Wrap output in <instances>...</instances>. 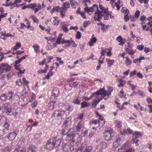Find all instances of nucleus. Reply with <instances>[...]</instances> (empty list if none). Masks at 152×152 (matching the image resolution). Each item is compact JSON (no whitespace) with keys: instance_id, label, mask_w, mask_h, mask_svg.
Instances as JSON below:
<instances>
[{"instance_id":"obj_1","label":"nucleus","mask_w":152,"mask_h":152,"mask_svg":"<svg viewBox=\"0 0 152 152\" xmlns=\"http://www.w3.org/2000/svg\"><path fill=\"white\" fill-rule=\"evenodd\" d=\"M113 91V88L112 87L108 86L107 87V91H106L104 88H101L99 90L93 94V95L96 94V96H98L101 95L104 98L105 96H107V98L111 94V93Z\"/></svg>"},{"instance_id":"obj_2","label":"nucleus","mask_w":152,"mask_h":152,"mask_svg":"<svg viewBox=\"0 0 152 152\" xmlns=\"http://www.w3.org/2000/svg\"><path fill=\"white\" fill-rule=\"evenodd\" d=\"M56 143H58L59 145L60 143V140L57 139V137H52L47 142L46 145V148L49 150H52L54 148Z\"/></svg>"},{"instance_id":"obj_3","label":"nucleus","mask_w":152,"mask_h":152,"mask_svg":"<svg viewBox=\"0 0 152 152\" xmlns=\"http://www.w3.org/2000/svg\"><path fill=\"white\" fill-rule=\"evenodd\" d=\"M6 95L7 99H9L10 101L13 102V103H15L19 99V96L17 95L14 96L13 93L12 91H9Z\"/></svg>"},{"instance_id":"obj_4","label":"nucleus","mask_w":152,"mask_h":152,"mask_svg":"<svg viewBox=\"0 0 152 152\" xmlns=\"http://www.w3.org/2000/svg\"><path fill=\"white\" fill-rule=\"evenodd\" d=\"M104 139L107 141L111 140L112 137L113 136V131L111 129L105 130L103 133Z\"/></svg>"},{"instance_id":"obj_5","label":"nucleus","mask_w":152,"mask_h":152,"mask_svg":"<svg viewBox=\"0 0 152 152\" xmlns=\"http://www.w3.org/2000/svg\"><path fill=\"white\" fill-rule=\"evenodd\" d=\"M57 99V97L56 95H54L53 94L51 96L50 98V101L51 102L48 104V107L50 109H53L56 105V101Z\"/></svg>"},{"instance_id":"obj_6","label":"nucleus","mask_w":152,"mask_h":152,"mask_svg":"<svg viewBox=\"0 0 152 152\" xmlns=\"http://www.w3.org/2000/svg\"><path fill=\"white\" fill-rule=\"evenodd\" d=\"M141 135V134L139 132L136 131L133 133V137L132 140L134 143L136 144L137 146L139 145V144L138 143V142L139 141L138 139L139 136H140Z\"/></svg>"},{"instance_id":"obj_7","label":"nucleus","mask_w":152,"mask_h":152,"mask_svg":"<svg viewBox=\"0 0 152 152\" xmlns=\"http://www.w3.org/2000/svg\"><path fill=\"white\" fill-rule=\"evenodd\" d=\"M30 8L34 10V13L35 14L41 9V4L40 3L37 4L35 3H31L30 4Z\"/></svg>"},{"instance_id":"obj_8","label":"nucleus","mask_w":152,"mask_h":152,"mask_svg":"<svg viewBox=\"0 0 152 152\" xmlns=\"http://www.w3.org/2000/svg\"><path fill=\"white\" fill-rule=\"evenodd\" d=\"M98 10V7L96 5H94L92 7L88 8V7L85 8L84 9L85 11L86 12L88 13L90 15L91 14V13H92L93 12H95L97 11Z\"/></svg>"},{"instance_id":"obj_9","label":"nucleus","mask_w":152,"mask_h":152,"mask_svg":"<svg viewBox=\"0 0 152 152\" xmlns=\"http://www.w3.org/2000/svg\"><path fill=\"white\" fill-rule=\"evenodd\" d=\"M143 30L148 31L149 30L151 34H152V22L147 23L146 24L142 26Z\"/></svg>"},{"instance_id":"obj_10","label":"nucleus","mask_w":152,"mask_h":152,"mask_svg":"<svg viewBox=\"0 0 152 152\" xmlns=\"http://www.w3.org/2000/svg\"><path fill=\"white\" fill-rule=\"evenodd\" d=\"M2 69L4 72H9L11 70V66L6 63H2L1 64Z\"/></svg>"},{"instance_id":"obj_11","label":"nucleus","mask_w":152,"mask_h":152,"mask_svg":"<svg viewBox=\"0 0 152 152\" xmlns=\"http://www.w3.org/2000/svg\"><path fill=\"white\" fill-rule=\"evenodd\" d=\"M64 110L56 111L53 113V115L56 118H61L64 114Z\"/></svg>"},{"instance_id":"obj_12","label":"nucleus","mask_w":152,"mask_h":152,"mask_svg":"<svg viewBox=\"0 0 152 152\" xmlns=\"http://www.w3.org/2000/svg\"><path fill=\"white\" fill-rule=\"evenodd\" d=\"M71 121L70 118H68L64 122L62 125L63 128H66L70 129V124Z\"/></svg>"},{"instance_id":"obj_13","label":"nucleus","mask_w":152,"mask_h":152,"mask_svg":"<svg viewBox=\"0 0 152 152\" xmlns=\"http://www.w3.org/2000/svg\"><path fill=\"white\" fill-rule=\"evenodd\" d=\"M104 16L105 17V19L106 20H108V18L110 16L111 18H113L114 17L111 15V12L108 11L107 9H105L103 11Z\"/></svg>"},{"instance_id":"obj_14","label":"nucleus","mask_w":152,"mask_h":152,"mask_svg":"<svg viewBox=\"0 0 152 152\" xmlns=\"http://www.w3.org/2000/svg\"><path fill=\"white\" fill-rule=\"evenodd\" d=\"M122 141L120 138H118L113 143V147L116 148L118 147L122 143Z\"/></svg>"},{"instance_id":"obj_15","label":"nucleus","mask_w":152,"mask_h":152,"mask_svg":"<svg viewBox=\"0 0 152 152\" xmlns=\"http://www.w3.org/2000/svg\"><path fill=\"white\" fill-rule=\"evenodd\" d=\"M101 16V12L98 10L95 12L94 18L95 20H99Z\"/></svg>"},{"instance_id":"obj_16","label":"nucleus","mask_w":152,"mask_h":152,"mask_svg":"<svg viewBox=\"0 0 152 152\" xmlns=\"http://www.w3.org/2000/svg\"><path fill=\"white\" fill-rule=\"evenodd\" d=\"M26 150L25 147L18 146L14 150L13 152H26Z\"/></svg>"},{"instance_id":"obj_17","label":"nucleus","mask_w":152,"mask_h":152,"mask_svg":"<svg viewBox=\"0 0 152 152\" xmlns=\"http://www.w3.org/2000/svg\"><path fill=\"white\" fill-rule=\"evenodd\" d=\"M116 40L118 42H120L119 45H120L123 46L125 43L126 39H122V37L121 36H119L116 38Z\"/></svg>"},{"instance_id":"obj_18","label":"nucleus","mask_w":152,"mask_h":152,"mask_svg":"<svg viewBox=\"0 0 152 152\" xmlns=\"http://www.w3.org/2000/svg\"><path fill=\"white\" fill-rule=\"evenodd\" d=\"M126 51L130 55H133L136 52V50L132 49L131 48H125Z\"/></svg>"},{"instance_id":"obj_19","label":"nucleus","mask_w":152,"mask_h":152,"mask_svg":"<svg viewBox=\"0 0 152 152\" xmlns=\"http://www.w3.org/2000/svg\"><path fill=\"white\" fill-rule=\"evenodd\" d=\"M61 44H66L64 46L65 48H67L72 45L71 40H62L61 41Z\"/></svg>"},{"instance_id":"obj_20","label":"nucleus","mask_w":152,"mask_h":152,"mask_svg":"<svg viewBox=\"0 0 152 152\" xmlns=\"http://www.w3.org/2000/svg\"><path fill=\"white\" fill-rule=\"evenodd\" d=\"M17 135V134L15 132H13L10 133L8 135L7 138L10 140H14Z\"/></svg>"},{"instance_id":"obj_21","label":"nucleus","mask_w":152,"mask_h":152,"mask_svg":"<svg viewBox=\"0 0 152 152\" xmlns=\"http://www.w3.org/2000/svg\"><path fill=\"white\" fill-rule=\"evenodd\" d=\"M27 152H36L35 147L32 145H29L27 148Z\"/></svg>"},{"instance_id":"obj_22","label":"nucleus","mask_w":152,"mask_h":152,"mask_svg":"<svg viewBox=\"0 0 152 152\" xmlns=\"http://www.w3.org/2000/svg\"><path fill=\"white\" fill-rule=\"evenodd\" d=\"M70 7L69 4L68 2H66L65 3H64L63 7L61 8V9L64 11L66 12L67 9L69 8Z\"/></svg>"},{"instance_id":"obj_23","label":"nucleus","mask_w":152,"mask_h":152,"mask_svg":"<svg viewBox=\"0 0 152 152\" xmlns=\"http://www.w3.org/2000/svg\"><path fill=\"white\" fill-rule=\"evenodd\" d=\"M132 131L129 128L123 130L121 133L123 135H126L128 134H130L132 133Z\"/></svg>"},{"instance_id":"obj_24","label":"nucleus","mask_w":152,"mask_h":152,"mask_svg":"<svg viewBox=\"0 0 152 152\" xmlns=\"http://www.w3.org/2000/svg\"><path fill=\"white\" fill-rule=\"evenodd\" d=\"M53 23L54 25L55 26L58 25L61 21V20L59 19L58 17H54L53 18Z\"/></svg>"},{"instance_id":"obj_25","label":"nucleus","mask_w":152,"mask_h":152,"mask_svg":"<svg viewBox=\"0 0 152 152\" xmlns=\"http://www.w3.org/2000/svg\"><path fill=\"white\" fill-rule=\"evenodd\" d=\"M103 97L98 99L97 100H94L91 103V105L93 108H94L96 107L97 105L102 99Z\"/></svg>"},{"instance_id":"obj_26","label":"nucleus","mask_w":152,"mask_h":152,"mask_svg":"<svg viewBox=\"0 0 152 152\" xmlns=\"http://www.w3.org/2000/svg\"><path fill=\"white\" fill-rule=\"evenodd\" d=\"M32 47L33 48L34 51L37 53H40V47L37 44L34 45Z\"/></svg>"},{"instance_id":"obj_27","label":"nucleus","mask_w":152,"mask_h":152,"mask_svg":"<svg viewBox=\"0 0 152 152\" xmlns=\"http://www.w3.org/2000/svg\"><path fill=\"white\" fill-rule=\"evenodd\" d=\"M97 39L96 37H93L90 39L88 42V44L89 46H92L93 45V44L96 42Z\"/></svg>"},{"instance_id":"obj_28","label":"nucleus","mask_w":152,"mask_h":152,"mask_svg":"<svg viewBox=\"0 0 152 152\" xmlns=\"http://www.w3.org/2000/svg\"><path fill=\"white\" fill-rule=\"evenodd\" d=\"M21 44L18 42H16L15 45L11 48V50H13L16 51L21 47Z\"/></svg>"},{"instance_id":"obj_29","label":"nucleus","mask_w":152,"mask_h":152,"mask_svg":"<svg viewBox=\"0 0 152 152\" xmlns=\"http://www.w3.org/2000/svg\"><path fill=\"white\" fill-rule=\"evenodd\" d=\"M106 61L107 62V66L109 67H110L115 62L114 60H111L108 58H106Z\"/></svg>"},{"instance_id":"obj_30","label":"nucleus","mask_w":152,"mask_h":152,"mask_svg":"<svg viewBox=\"0 0 152 152\" xmlns=\"http://www.w3.org/2000/svg\"><path fill=\"white\" fill-rule=\"evenodd\" d=\"M61 10V8H60L59 7L56 6L53 8L52 10H51V11H50V12L51 14H53L55 11H56L57 12H59Z\"/></svg>"},{"instance_id":"obj_31","label":"nucleus","mask_w":152,"mask_h":152,"mask_svg":"<svg viewBox=\"0 0 152 152\" xmlns=\"http://www.w3.org/2000/svg\"><path fill=\"white\" fill-rule=\"evenodd\" d=\"M69 129L66 128H63L61 130V134L64 135H66L69 132Z\"/></svg>"},{"instance_id":"obj_32","label":"nucleus","mask_w":152,"mask_h":152,"mask_svg":"<svg viewBox=\"0 0 152 152\" xmlns=\"http://www.w3.org/2000/svg\"><path fill=\"white\" fill-rule=\"evenodd\" d=\"M63 34H60L58 36V38L56 41V43L57 44H60L61 43V41L64 39H62V37L63 36Z\"/></svg>"},{"instance_id":"obj_33","label":"nucleus","mask_w":152,"mask_h":152,"mask_svg":"<svg viewBox=\"0 0 152 152\" xmlns=\"http://www.w3.org/2000/svg\"><path fill=\"white\" fill-rule=\"evenodd\" d=\"M12 150V147L11 146H7L2 149L3 152H10Z\"/></svg>"},{"instance_id":"obj_34","label":"nucleus","mask_w":152,"mask_h":152,"mask_svg":"<svg viewBox=\"0 0 152 152\" xmlns=\"http://www.w3.org/2000/svg\"><path fill=\"white\" fill-rule=\"evenodd\" d=\"M83 127V125L81 123H79L76 127V131L77 132L81 131Z\"/></svg>"},{"instance_id":"obj_35","label":"nucleus","mask_w":152,"mask_h":152,"mask_svg":"<svg viewBox=\"0 0 152 152\" xmlns=\"http://www.w3.org/2000/svg\"><path fill=\"white\" fill-rule=\"evenodd\" d=\"M125 58L126 59L125 63L126 66H128L131 64L132 62L131 60L128 57H125Z\"/></svg>"},{"instance_id":"obj_36","label":"nucleus","mask_w":152,"mask_h":152,"mask_svg":"<svg viewBox=\"0 0 152 152\" xmlns=\"http://www.w3.org/2000/svg\"><path fill=\"white\" fill-rule=\"evenodd\" d=\"M0 99L2 101H6L7 99L6 94H2L0 96Z\"/></svg>"},{"instance_id":"obj_37","label":"nucleus","mask_w":152,"mask_h":152,"mask_svg":"<svg viewBox=\"0 0 152 152\" xmlns=\"http://www.w3.org/2000/svg\"><path fill=\"white\" fill-rule=\"evenodd\" d=\"M118 80L119 81L120 83L118 85V87H121L124 86V84L126 83L125 81L121 79H119Z\"/></svg>"},{"instance_id":"obj_38","label":"nucleus","mask_w":152,"mask_h":152,"mask_svg":"<svg viewBox=\"0 0 152 152\" xmlns=\"http://www.w3.org/2000/svg\"><path fill=\"white\" fill-rule=\"evenodd\" d=\"M63 109H65L68 111H70L71 110V107L69 106L68 105H64L62 107Z\"/></svg>"},{"instance_id":"obj_39","label":"nucleus","mask_w":152,"mask_h":152,"mask_svg":"<svg viewBox=\"0 0 152 152\" xmlns=\"http://www.w3.org/2000/svg\"><path fill=\"white\" fill-rule=\"evenodd\" d=\"M30 18L32 19V20L34 23H36L37 24L39 23V20L35 15H31L30 16Z\"/></svg>"},{"instance_id":"obj_40","label":"nucleus","mask_w":152,"mask_h":152,"mask_svg":"<svg viewBox=\"0 0 152 152\" xmlns=\"http://www.w3.org/2000/svg\"><path fill=\"white\" fill-rule=\"evenodd\" d=\"M21 2V0H16L14 1V7H19V6H21L23 5V4H18V3H20Z\"/></svg>"},{"instance_id":"obj_41","label":"nucleus","mask_w":152,"mask_h":152,"mask_svg":"<svg viewBox=\"0 0 152 152\" xmlns=\"http://www.w3.org/2000/svg\"><path fill=\"white\" fill-rule=\"evenodd\" d=\"M93 94H94V93H93L92 95L90 96V97H88L87 96H86L83 98V99L85 100L88 101V100H90L94 96L96 98H97L98 97V96H97V97L96 96V94L93 95Z\"/></svg>"},{"instance_id":"obj_42","label":"nucleus","mask_w":152,"mask_h":152,"mask_svg":"<svg viewBox=\"0 0 152 152\" xmlns=\"http://www.w3.org/2000/svg\"><path fill=\"white\" fill-rule=\"evenodd\" d=\"M90 105L89 103H87L86 102L84 101L82 102L81 103V107L82 108L88 106Z\"/></svg>"},{"instance_id":"obj_43","label":"nucleus","mask_w":152,"mask_h":152,"mask_svg":"<svg viewBox=\"0 0 152 152\" xmlns=\"http://www.w3.org/2000/svg\"><path fill=\"white\" fill-rule=\"evenodd\" d=\"M42 135V133L40 132H38L34 135L35 139H37L40 137Z\"/></svg>"},{"instance_id":"obj_44","label":"nucleus","mask_w":152,"mask_h":152,"mask_svg":"<svg viewBox=\"0 0 152 152\" xmlns=\"http://www.w3.org/2000/svg\"><path fill=\"white\" fill-rule=\"evenodd\" d=\"M22 83L21 80L20 79H18L16 82V85L19 86H21L22 84Z\"/></svg>"},{"instance_id":"obj_45","label":"nucleus","mask_w":152,"mask_h":152,"mask_svg":"<svg viewBox=\"0 0 152 152\" xmlns=\"http://www.w3.org/2000/svg\"><path fill=\"white\" fill-rule=\"evenodd\" d=\"M122 12L126 15H128L129 14V10L126 8H123L121 10Z\"/></svg>"},{"instance_id":"obj_46","label":"nucleus","mask_w":152,"mask_h":152,"mask_svg":"<svg viewBox=\"0 0 152 152\" xmlns=\"http://www.w3.org/2000/svg\"><path fill=\"white\" fill-rule=\"evenodd\" d=\"M10 106V103L8 102L5 103L2 106V107L6 110L7 108H9V106Z\"/></svg>"},{"instance_id":"obj_47","label":"nucleus","mask_w":152,"mask_h":152,"mask_svg":"<svg viewBox=\"0 0 152 152\" xmlns=\"http://www.w3.org/2000/svg\"><path fill=\"white\" fill-rule=\"evenodd\" d=\"M81 32L78 31L77 32V33L76 34L75 37L77 39H79L81 37Z\"/></svg>"},{"instance_id":"obj_48","label":"nucleus","mask_w":152,"mask_h":152,"mask_svg":"<svg viewBox=\"0 0 152 152\" xmlns=\"http://www.w3.org/2000/svg\"><path fill=\"white\" fill-rule=\"evenodd\" d=\"M144 48V45H139L137 46V49L139 50V51H142Z\"/></svg>"},{"instance_id":"obj_49","label":"nucleus","mask_w":152,"mask_h":152,"mask_svg":"<svg viewBox=\"0 0 152 152\" xmlns=\"http://www.w3.org/2000/svg\"><path fill=\"white\" fill-rule=\"evenodd\" d=\"M115 125L118 128H120L121 126V123L120 121H115Z\"/></svg>"},{"instance_id":"obj_50","label":"nucleus","mask_w":152,"mask_h":152,"mask_svg":"<svg viewBox=\"0 0 152 152\" xmlns=\"http://www.w3.org/2000/svg\"><path fill=\"white\" fill-rule=\"evenodd\" d=\"M61 26V27H67L68 26V23L67 22H61L60 23Z\"/></svg>"},{"instance_id":"obj_51","label":"nucleus","mask_w":152,"mask_h":152,"mask_svg":"<svg viewBox=\"0 0 152 152\" xmlns=\"http://www.w3.org/2000/svg\"><path fill=\"white\" fill-rule=\"evenodd\" d=\"M85 149L88 152H92V147L91 146H88L86 147Z\"/></svg>"},{"instance_id":"obj_52","label":"nucleus","mask_w":152,"mask_h":152,"mask_svg":"<svg viewBox=\"0 0 152 152\" xmlns=\"http://www.w3.org/2000/svg\"><path fill=\"white\" fill-rule=\"evenodd\" d=\"M136 94H139V95L142 96H145L144 92L140 90H138Z\"/></svg>"},{"instance_id":"obj_53","label":"nucleus","mask_w":152,"mask_h":152,"mask_svg":"<svg viewBox=\"0 0 152 152\" xmlns=\"http://www.w3.org/2000/svg\"><path fill=\"white\" fill-rule=\"evenodd\" d=\"M128 145L127 143H125L124 145H122L120 149H119V150L121 149V150H124L126 148V146H127Z\"/></svg>"},{"instance_id":"obj_54","label":"nucleus","mask_w":152,"mask_h":152,"mask_svg":"<svg viewBox=\"0 0 152 152\" xmlns=\"http://www.w3.org/2000/svg\"><path fill=\"white\" fill-rule=\"evenodd\" d=\"M118 96L120 97L121 98H123L124 97V92L123 90H121L120 91L118 94Z\"/></svg>"},{"instance_id":"obj_55","label":"nucleus","mask_w":152,"mask_h":152,"mask_svg":"<svg viewBox=\"0 0 152 152\" xmlns=\"http://www.w3.org/2000/svg\"><path fill=\"white\" fill-rule=\"evenodd\" d=\"M26 125L28 127L32 128V122L30 121H28L27 122Z\"/></svg>"},{"instance_id":"obj_56","label":"nucleus","mask_w":152,"mask_h":152,"mask_svg":"<svg viewBox=\"0 0 152 152\" xmlns=\"http://www.w3.org/2000/svg\"><path fill=\"white\" fill-rule=\"evenodd\" d=\"M60 12V15L61 18H64L65 17V15L64 14L66 12L61 10Z\"/></svg>"},{"instance_id":"obj_57","label":"nucleus","mask_w":152,"mask_h":152,"mask_svg":"<svg viewBox=\"0 0 152 152\" xmlns=\"http://www.w3.org/2000/svg\"><path fill=\"white\" fill-rule=\"evenodd\" d=\"M5 145V143L3 139L0 138V146H3Z\"/></svg>"},{"instance_id":"obj_58","label":"nucleus","mask_w":152,"mask_h":152,"mask_svg":"<svg viewBox=\"0 0 152 152\" xmlns=\"http://www.w3.org/2000/svg\"><path fill=\"white\" fill-rule=\"evenodd\" d=\"M47 70L46 69H45L44 70H43L42 69H40L39 70L37 71V72L39 73H46L47 72Z\"/></svg>"},{"instance_id":"obj_59","label":"nucleus","mask_w":152,"mask_h":152,"mask_svg":"<svg viewBox=\"0 0 152 152\" xmlns=\"http://www.w3.org/2000/svg\"><path fill=\"white\" fill-rule=\"evenodd\" d=\"M140 11L138 10H137L135 13V14H134L135 17L136 18H137L139 17L140 15Z\"/></svg>"},{"instance_id":"obj_60","label":"nucleus","mask_w":152,"mask_h":152,"mask_svg":"<svg viewBox=\"0 0 152 152\" xmlns=\"http://www.w3.org/2000/svg\"><path fill=\"white\" fill-rule=\"evenodd\" d=\"M22 81L24 84L27 85L29 83V82L28 80H27L26 78L25 77H23L22 78Z\"/></svg>"},{"instance_id":"obj_61","label":"nucleus","mask_w":152,"mask_h":152,"mask_svg":"<svg viewBox=\"0 0 152 152\" xmlns=\"http://www.w3.org/2000/svg\"><path fill=\"white\" fill-rule=\"evenodd\" d=\"M73 102L76 104H79L80 103V101L77 98L75 99L73 101Z\"/></svg>"},{"instance_id":"obj_62","label":"nucleus","mask_w":152,"mask_h":152,"mask_svg":"<svg viewBox=\"0 0 152 152\" xmlns=\"http://www.w3.org/2000/svg\"><path fill=\"white\" fill-rule=\"evenodd\" d=\"M90 23V21L85 22L83 24V26L85 28H86V27H87Z\"/></svg>"},{"instance_id":"obj_63","label":"nucleus","mask_w":152,"mask_h":152,"mask_svg":"<svg viewBox=\"0 0 152 152\" xmlns=\"http://www.w3.org/2000/svg\"><path fill=\"white\" fill-rule=\"evenodd\" d=\"M136 73V70H134L133 71L130 72V77H132Z\"/></svg>"},{"instance_id":"obj_64","label":"nucleus","mask_w":152,"mask_h":152,"mask_svg":"<svg viewBox=\"0 0 152 152\" xmlns=\"http://www.w3.org/2000/svg\"><path fill=\"white\" fill-rule=\"evenodd\" d=\"M134 149L133 148H130L126 151L125 152H134Z\"/></svg>"}]
</instances>
